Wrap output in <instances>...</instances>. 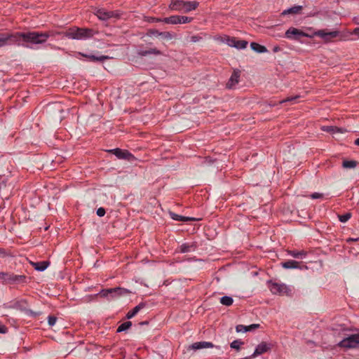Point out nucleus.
<instances>
[{
  "mask_svg": "<svg viewBox=\"0 0 359 359\" xmlns=\"http://www.w3.org/2000/svg\"><path fill=\"white\" fill-rule=\"evenodd\" d=\"M215 347L214 344L208 341H199L192 344L189 348L194 350H198L202 348H208Z\"/></svg>",
  "mask_w": 359,
  "mask_h": 359,
  "instance_id": "14",
  "label": "nucleus"
},
{
  "mask_svg": "<svg viewBox=\"0 0 359 359\" xmlns=\"http://www.w3.org/2000/svg\"><path fill=\"white\" fill-rule=\"evenodd\" d=\"M236 39L235 38H230L227 36L226 38V43L231 47H235Z\"/></svg>",
  "mask_w": 359,
  "mask_h": 359,
  "instance_id": "35",
  "label": "nucleus"
},
{
  "mask_svg": "<svg viewBox=\"0 0 359 359\" xmlns=\"http://www.w3.org/2000/svg\"><path fill=\"white\" fill-rule=\"evenodd\" d=\"M339 219L341 222H346L351 217V214L350 212H347L344 215H339Z\"/></svg>",
  "mask_w": 359,
  "mask_h": 359,
  "instance_id": "33",
  "label": "nucleus"
},
{
  "mask_svg": "<svg viewBox=\"0 0 359 359\" xmlns=\"http://www.w3.org/2000/svg\"><path fill=\"white\" fill-rule=\"evenodd\" d=\"M180 22L179 15H172L170 17V24L177 25Z\"/></svg>",
  "mask_w": 359,
  "mask_h": 359,
  "instance_id": "34",
  "label": "nucleus"
},
{
  "mask_svg": "<svg viewBox=\"0 0 359 359\" xmlns=\"http://www.w3.org/2000/svg\"><path fill=\"white\" fill-rule=\"evenodd\" d=\"M248 42L245 40H236L235 48L238 49H244L247 47Z\"/></svg>",
  "mask_w": 359,
  "mask_h": 359,
  "instance_id": "30",
  "label": "nucleus"
},
{
  "mask_svg": "<svg viewBox=\"0 0 359 359\" xmlns=\"http://www.w3.org/2000/svg\"><path fill=\"white\" fill-rule=\"evenodd\" d=\"M242 344H243V342L237 339L232 341L230 344V346L231 348H234L238 351L240 349V346Z\"/></svg>",
  "mask_w": 359,
  "mask_h": 359,
  "instance_id": "31",
  "label": "nucleus"
},
{
  "mask_svg": "<svg viewBox=\"0 0 359 359\" xmlns=\"http://www.w3.org/2000/svg\"><path fill=\"white\" fill-rule=\"evenodd\" d=\"M169 214H170V217L172 219L176 220V221L188 222V221L195 220V219L193 217L181 216L177 214H175L172 212H170Z\"/></svg>",
  "mask_w": 359,
  "mask_h": 359,
  "instance_id": "19",
  "label": "nucleus"
},
{
  "mask_svg": "<svg viewBox=\"0 0 359 359\" xmlns=\"http://www.w3.org/2000/svg\"><path fill=\"white\" fill-rule=\"evenodd\" d=\"M6 332H7V327L4 325L0 324V333L4 334Z\"/></svg>",
  "mask_w": 359,
  "mask_h": 359,
  "instance_id": "44",
  "label": "nucleus"
},
{
  "mask_svg": "<svg viewBox=\"0 0 359 359\" xmlns=\"http://www.w3.org/2000/svg\"><path fill=\"white\" fill-rule=\"evenodd\" d=\"M322 130L325 131V132H327V133H344L345 131L344 129L343 128H338V127H336V126H323L322 127Z\"/></svg>",
  "mask_w": 359,
  "mask_h": 359,
  "instance_id": "21",
  "label": "nucleus"
},
{
  "mask_svg": "<svg viewBox=\"0 0 359 359\" xmlns=\"http://www.w3.org/2000/svg\"><path fill=\"white\" fill-rule=\"evenodd\" d=\"M57 318L53 316H49L48 318V323L50 326H53L56 323Z\"/></svg>",
  "mask_w": 359,
  "mask_h": 359,
  "instance_id": "38",
  "label": "nucleus"
},
{
  "mask_svg": "<svg viewBox=\"0 0 359 359\" xmlns=\"http://www.w3.org/2000/svg\"><path fill=\"white\" fill-rule=\"evenodd\" d=\"M259 324H252L250 326H248V328L250 329V330L259 327Z\"/></svg>",
  "mask_w": 359,
  "mask_h": 359,
  "instance_id": "47",
  "label": "nucleus"
},
{
  "mask_svg": "<svg viewBox=\"0 0 359 359\" xmlns=\"http://www.w3.org/2000/svg\"><path fill=\"white\" fill-rule=\"evenodd\" d=\"M354 22L355 24L359 25V20H358L356 18H354Z\"/></svg>",
  "mask_w": 359,
  "mask_h": 359,
  "instance_id": "50",
  "label": "nucleus"
},
{
  "mask_svg": "<svg viewBox=\"0 0 359 359\" xmlns=\"http://www.w3.org/2000/svg\"><path fill=\"white\" fill-rule=\"evenodd\" d=\"M147 322H142L140 324H141V325H145V324H147Z\"/></svg>",
  "mask_w": 359,
  "mask_h": 359,
  "instance_id": "53",
  "label": "nucleus"
},
{
  "mask_svg": "<svg viewBox=\"0 0 359 359\" xmlns=\"http://www.w3.org/2000/svg\"><path fill=\"white\" fill-rule=\"evenodd\" d=\"M269 287L271 292L275 294L290 295L292 290L285 284L278 283H269Z\"/></svg>",
  "mask_w": 359,
  "mask_h": 359,
  "instance_id": "6",
  "label": "nucleus"
},
{
  "mask_svg": "<svg viewBox=\"0 0 359 359\" xmlns=\"http://www.w3.org/2000/svg\"><path fill=\"white\" fill-rule=\"evenodd\" d=\"M146 306L145 302H141L138 305H137L135 308L137 309V311L139 312L142 309L144 308Z\"/></svg>",
  "mask_w": 359,
  "mask_h": 359,
  "instance_id": "42",
  "label": "nucleus"
},
{
  "mask_svg": "<svg viewBox=\"0 0 359 359\" xmlns=\"http://www.w3.org/2000/svg\"><path fill=\"white\" fill-rule=\"evenodd\" d=\"M95 14L101 20H107L110 18H120V13L118 11H107L103 8L97 9Z\"/></svg>",
  "mask_w": 359,
  "mask_h": 359,
  "instance_id": "7",
  "label": "nucleus"
},
{
  "mask_svg": "<svg viewBox=\"0 0 359 359\" xmlns=\"http://www.w3.org/2000/svg\"><path fill=\"white\" fill-rule=\"evenodd\" d=\"M79 54L81 55L83 57H87L91 62H103L110 58L109 56L107 55L95 56L94 55H87L81 53H79Z\"/></svg>",
  "mask_w": 359,
  "mask_h": 359,
  "instance_id": "15",
  "label": "nucleus"
},
{
  "mask_svg": "<svg viewBox=\"0 0 359 359\" xmlns=\"http://www.w3.org/2000/svg\"><path fill=\"white\" fill-rule=\"evenodd\" d=\"M355 144L356 145L359 146V138H358V139H356V140H355Z\"/></svg>",
  "mask_w": 359,
  "mask_h": 359,
  "instance_id": "49",
  "label": "nucleus"
},
{
  "mask_svg": "<svg viewBox=\"0 0 359 359\" xmlns=\"http://www.w3.org/2000/svg\"><path fill=\"white\" fill-rule=\"evenodd\" d=\"M49 263L48 262H32V265L39 271H43L47 269Z\"/></svg>",
  "mask_w": 359,
  "mask_h": 359,
  "instance_id": "23",
  "label": "nucleus"
},
{
  "mask_svg": "<svg viewBox=\"0 0 359 359\" xmlns=\"http://www.w3.org/2000/svg\"><path fill=\"white\" fill-rule=\"evenodd\" d=\"M149 34L154 36H160L162 39L170 41L176 37V34L170 32H159L156 29L149 30Z\"/></svg>",
  "mask_w": 359,
  "mask_h": 359,
  "instance_id": "10",
  "label": "nucleus"
},
{
  "mask_svg": "<svg viewBox=\"0 0 359 359\" xmlns=\"http://www.w3.org/2000/svg\"><path fill=\"white\" fill-rule=\"evenodd\" d=\"M288 254L294 258L304 259L307 255V252L304 250H290Z\"/></svg>",
  "mask_w": 359,
  "mask_h": 359,
  "instance_id": "26",
  "label": "nucleus"
},
{
  "mask_svg": "<svg viewBox=\"0 0 359 359\" xmlns=\"http://www.w3.org/2000/svg\"><path fill=\"white\" fill-rule=\"evenodd\" d=\"M250 47L254 51L259 53L267 52V49L265 46H262L255 42H252L250 43Z\"/></svg>",
  "mask_w": 359,
  "mask_h": 359,
  "instance_id": "22",
  "label": "nucleus"
},
{
  "mask_svg": "<svg viewBox=\"0 0 359 359\" xmlns=\"http://www.w3.org/2000/svg\"><path fill=\"white\" fill-rule=\"evenodd\" d=\"M233 302V298L229 296H224L220 299V303L226 306L232 305Z\"/></svg>",
  "mask_w": 359,
  "mask_h": 359,
  "instance_id": "27",
  "label": "nucleus"
},
{
  "mask_svg": "<svg viewBox=\"0 0 359 359\" xmlns=\"http://www.w3.org/2000/svg\"><path fill=\"white\" fill-rule=\"evenodd\" d=\"M131 325H132V323L130 321L125 322L118 326V327L117 329V332H121L126 331L128 329H129L131 327Z\"/></svg>",
  "mask_w": 359,
  "mask_h": 359,
  "instance_id": "28",
  "label": "nucleus"
},
{
  "mask_svg": "<svg viewBox=\"0 0 359 359\" xmlns=\"http://www.w3.org/2000/svg\"><path fill=\"white\" fill-rule=\"evenodd\" d=\"M97 215L99 217H102L105 215V210L103 208H100L97 210Z\"/></svg>",
  "mask_w": 359,
  "mask_h": 359,
  "instance_id": "41",
  "label": "nucleus"
},
{
  "mask_svg": "<svg viewBox=\"0 0 359 359\" xmlns=\"http://www.w3.org/2000/svg\"><path fill=\"white\" fill-rule=\"evenodd\" d=\"M95 33L92 29L74 27L69 29L64 34L71 39L85 40L93 36Z\"/></svg>",
  "mask_w": 359,
  "mask_h": 359,
  "instance_id": "2",
  "label": "nucleus"
},
{
  "mask_svg": "<svg viewBox=\"0 0 359 359\" xmlns=\"http://www.w3.org/2000/svg\"><path fill=\"white\" fill-rule=\"evenodd\" d=\"M138 313L137 309H136L135 307L133 310L130 311L127 315L126 317L130 319L134 317L137 313Z\"/></svg>",
  "mask_w": 359,
  "mask_h": 359,
  "instance_id": "39",
  "label": "nucleus"
},
{
  "mask_svg": "<svg viewBox=\"0 0 359 359\" xmlns=\"http://www.w3.org/2000/svg\"><path fill=\"white\" fill-rule=\"evenodd\" d=\"M351 34H355L359 36V27L355 28L351 32Z\"/></svg>",
  "mask_w": 359,
  "mask_h": 359,
  "instance_id": "46",
  "label": "nucleus"
},
{
  "mask_svg": "<svg viewBox=\"0 0 359 359\" xmlns=\"http://www.w3.org/2000/svg\"><path fill=\"white\" fill-rule=\"evenodd\" d=\"M356 165L357 162L355 161H344L342 163L344 168H354Z\"/></svg>",
  "mask_w": 359,
  "mask_h": 359,
  "instance_id": "29",
  "label": "nucleus"
},
{
  "mask_svg": "<svg viewBox=\"0 0 359 359\" xmlns=\"http://www.w3.org/2000/svg\"><path fill=\"white\" fill-rule=\"evenodd\" d=\"M236 329L238 332L250 331V329L248 328V326H245L243 325H237Z\"/></svg>",
  "mask_w": 359,
  "mask_h": 359,
  "instance_id": "37",
  "label": "nucleus"
},
{
  "mask_svg": "<svg viewBox=\"0 0 359 359\" xmlns=\"http://www.w3.org/2000/svg\"><path fill=\"white\" fill-rule=\"evenodd\" d=\"M161 22H163L167 23V24H170V17L161 19Z\"/></svg>",
  "mask_w": 359,
  "mask_h": 359,
  "instance_id": "48",
  "label": "nucleus"
},
{
  "mask_svg": "<svg viewBox=\"0 0 359 359\" xmlns=\"http://www.w3.org/2000/svg\"><path fill=\"white\" fill-rule=\"evenodd\" d=\"M302 9L301 6H295L288 9L283 11L281 13L282 15H286L288 14H297L299 13Z\"/></svg>",
  "mask_w": 359,
  "mask_h": 359,
  "instance_id": "20",
  "label": "nucleus"
},
{
  "mask_svg": "<svg viewBox=\"0 0 359 359\" xmlns=\"http://www.w3.org/2000/svg\"><path fill=\"white\" fill-rule=\"evenodd\" d=\"M278 50H279V48H278V47H275V48H273V51H274V52H277V51H278Z\"/></svg>",
  "mask_w": 359,
  "mask_h": 359,
  "instance_id": "51",
  "label": "nucleus"
},
{
  "mask_svg": "<svg viewBox=\"0 0 359 359\" xmlns=\"http://www.w3.org/2000/svg\"><path fill=\"white\" fill-rule=\"evenodd\" d=\"M282 266L285 269H302L303 267L300 266L299 263L297 261L294 260H287L285 262H283Z\"/></svg>",
  "mask_w": 359,
  "mask_h": 359,
  "instance_id": "17",
  "label": "nucleus"
},
{
  "mask_svg": "<svg viewBox=\"0 0 359 359\" xmlns=\"http://www.w3.org/2000/svg\"><path fill=\"white\" fill-rule=\"evenodd\" d=\"M184 1L183 0H174L171 2L169 7L171 10L183 11Z\"/></svg>",
  "mask_w": 359,
  "mask_h": 359,
  "instance_id": "16",
  "label": "nucleus"
},
{
  "mask_svg": "<svg viewBox=\"0 0 359 359\" xmlns=\"http://www.w3.org/2000/svg\"><path fill=\"white\" fill-rule=\"evenodd\" d=\"M299 97H300L299 95L288 97L285 100H283L282 101H280V103L283 104V103H285V102H290L294 103Z\"/></svg>",
  "mask_w": 359,
  "mask_h": 359,
  "instance_id": "32",
  "label": "nucleus"
},
{
  "mask_svg": "<svg viewBox=\"0 0 359 359\" xmlns=\"http://www.w3.org/2000/svg\"><path fill=\"white\" fill-rule=\"evenodd\" d=\"M310 196L312 199H317L322 198L323 196V194L320 193H313Z\"/></svg>",
  "mask_w": 359,
  "mask_h": 359,
  "instance_id": "40",
  "label": "nucleus"
},
{
  "mask_svg": "<svg viewBox=\"0 0 359 359\" xmlns=\"http://www.w3.org/2000/svg\"><path fill=\"white\" fill-rule=\"evenodd\" d=\"M161 18H151L149 20V22H161Z\"/></svg>",
  "mask_w": 359,
  "mask_h": 359,
  "instance_id": "45",
  "label": "nucleus"
},
{
  "mask_svg": "<svg viewBox=\"0 0 359 359\" xmlns=\"http://www.w3.org/2000/svg\"><path fill=\"white\" fill-rule=\"evenodd\" d=\"M338 346L346 348L359 347V333L351 334L339 342Z\"/></svg>",
  "mask_w": 359,
  "mask_h": 359,
  "instance_id": "5",
  "label": "nucleus"
},
{
  "mask_svg": "<svg viewBox=\"0 0 359 359\" xmlns=\"http://www.w3.org/2000/svg\"><path fill=\"white\" fill-rule=\"evenodd\" d=\"M54 32H25L0 33V48L16 45L25 48H34V46L44 43L48 37L55 35Z\"/></svg>",
  "mask_w": 359,
  "mask_h": 359,
  "instance_id": "1",
  "label": "nucleus"
},
{
  "mask_svg": "<svg viewBox=\"0 0 359 359\" xmlns=\"http://www.w3.org/2000/svg\"><path fill=\"white\" fill-rule=\"evenodd\" d=\"M271 346L270 344H267L266 342H262L257 345L253 354L249 358H245V359H250L262 355L269 351L271 349Z\"/></svg>",
  "mask_w": 359,
  "mask_h": 359,
  "instance_id": "11",
  "label": "nucleus"
},
{
  "mask_svg": "<svg viewBox=\"0 0 359 359\" xmlns=\"http://www.w3.org/2000/svg\"><path fill=\"white\" fill-rule=\"evenodd\" d=\"M315 35L319 36L326 42L331 41L334 38L339 36V32L330 31L328 32L326 29H320L316 32Z\"/></svg>",
  "mask_w": 359,
  "mask_h": 359,
  "instance_id": "9",
  "label": "nucleus"
},
{
  "mask_svg": "<svg viewBox=\"0 0 359 359\" xmlns=\"http://www.w3.org/2000/svg\"><path fill=\"white\" fill-rule=\"evenodd\" d=\"M306 36L304 32L294 27L288 29L285 32V36L291 39L297 40L299 39L302 36Z\"/></svg>",
  "mask_w": 359,
  "mask_h": 359,
  "instance_id": "12",
  "label": "nucleus"
},
{
  "mask_svg": "<svg viewBox=\"0 0 359 359\" xmlns=\"http://www.w3.org/2000/svg\"><path fill=\"white\" fill-rule=\"evenodd\" d=\"M26 276L24 275H15L9 272H0V281L3 284H18L25 283Z\"/></svg>",
  "mask_w": 359,
  "mask_h": 359,
  "instance_id": "3",
  "label": "nucleus"
},
{
  "mask_svg": "<svg viewBox=\"0 0 359 359\" xmlns=\"http://www.w3.org/2000/svg\"><path fill=\"white\" fill-rule=\"evenodd\" d=\"M179 18L180 20V22L179 24H184V23H189L192 20L191 18L187 17V16H180Z\"/></svg>",
  "mask_w": 359,
  "mask_h": 359,
  "instance_id": "36",
  "label": "nucleus"
},
{
  "mask_svg": "<svg viewBox=\"0 0 359 359\" xmlns=\"http://www.w3.org/2000/svg\"><path fill=\"white\" fill-rule=\"evenodd\" d=\"M240 76L241 72L238 69L234 70L226 83V87L228 88H233L238 83Z\"/></svg>",
  "mask_w": 359,
  "mask_h": 359,
  "instance_id": "13",
  "label": "nucleus"
},
{
  "mask_svg": "<svg viewBox=\"0 0 359 359\" xmlns=\"http://www.w3.org/2000/svg\"><path fill=\"white\" fill-rule=\"evenodd\" d=\"M198 6V3L196 1H184V6L182 12L188 13L191 11L195 10Z\"/></svg>",
  "mask_w": 359,
  "mask_h": 359,
  "instance_id": "18",
  "label": "nucleus"
},
{
  "mask_svg": "<svg viewBox=\"0 0 359 359\" xmlns=\"http://www.w3.org/2000/svg\"><path fill=\"white\" fill-rule=\"evenodd\" d=\"M180 251L182 253L189 252L195 250L196 245L194 243H184L180 246Z\"/></svg>",
  "mask_w": 359,
  "mask_h": 359,
  "instance_id": "24",
  "label": "nucleus"
},
{
  "mask_svg": "<svg viewBox=\"0 0 359 359\" xmlns=\"http://www.w3.org/2000/svg\"><path fill=\"white\" fill-rule=\"evenodd\" d=\"M151 54L160 55L162 54V53L159 50H158L157 48H150V49L146 50H140L139 52V55L141 56H147V55H151Z\"/></svg>",
  "mask_w": 359,
  "mask_h": 359,
  "instance_id": "25",
  "label": "nucleus"
},
{
  "mask_svg": "<svg viewBox=\"0 0 359 359\" xmlns=\"http://www.w3.org/2000/svg\"><path fill=\"white\" fill-rule=\"evenodd\" d=\"M130 293V292L127 289L121 287H114L107 290H102L97 295H100L101 297H107L109 299H111L121 296H125Z\"/></svg>",
  "mask_w": 359,
  "mask_h": 359,
  "instance_id": "4",
  "label": "nucleus"
},
{
  "mask_svg": "<svg viewBox=\"0 0 359 359\" xmlns=\"http://www.w3.org/2000/svg\"><path fill=\"white\" fill-rule=\"evenodd\" d=\"M201 39V37L199 36H191L190 40L191 42H197Z\"/></svg>",
  "mask_w": 359,
  "mask_h": 359,
  "instance_id": "43",
  "label": "nucleus"
},
{
  "mask_svg": "<svg viewBox=\"0 0 359 359\" xmlns=\"http://www.w3.org/2000/svg\"><path fill=\"white\" fill-rule=\"evenodd\" d=\"M350 241H359V238H350Z\"/></svg>",
  "mask_w": 359,
  "mask_h": 359,
  "instance_id": "52",
  "label": "nucleus"
},
{
  "mask_svg": "<svg viewBox=\"0 0 359 359\" xmlns=\"http://www.w3.org/2000/svg\"><path fill=\"white\" fill-rule=\"evenodd\" d=\"M108 151L114 154L119 159H126L129 161H133L135 159V157L127 150H122L116 148L110 149Z\"/></svg>",
  "mask_w": 359,
  "mask_h": 359,
  "instance_id": "8",
  "label": "nucleus"
}]
</instances>
